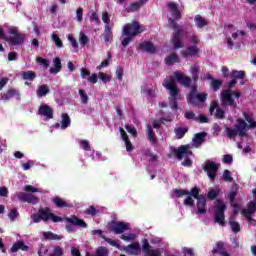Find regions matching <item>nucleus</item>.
<instances>
[{
    "label": "nucleus",
    "mask_w": 256,
    "mask_h": 256,
    "mask_svg": "<svg viewBox=\"0 0 256 256\" xmlns=\"http://www.w3.org/2000/svg\"><path fill=\"white\" fill-rule=\"evenodd\" d=\"M166 65H175V63H179V56L177 53H172L165 57Z\"/></svg>",
    "instance_id": "7c9ffc66"
},
{
    "label": "nucleus",
    "mask_w": 256,
    "mask_h": 256,
    "mask_svg": "<svg viewBox=\"0 0 256 256\" xmlns=\"http://www.w3.org/2000/svg\"><path fill=\"white\" fill-rule=\"evenodd\" d=\"M224 253H225V243L221 241L216 242L212 250V255H223Z\"/></svg>",
    "instance_id": "cd10ccee"
},
{
    "label": "nucleus",
    "mask_w": 256,
    "mask_h": 256,
    "mask_svg": "<svg viewBox=\"0 0 256 256\" xmlns=\"http://www.w3.org/2000/svg\"><path fill=\"white\" fill-rule=\"evenodd\" d=\"M255 212L256 202L250 201L247 205V209L242 210V215H244V217L248 219V221H253V215Z\"/></svg>",
    "instance_id": "f3484780"
},
{
    "label": "nucleus",
    "mask_w": 256,
    "mask_h": 256,
    "mask_svg": "<svg viewBox=\"0 0 256 256\" xmlns=\"http://www.w3.org/2000/svg\"><path fill=\"white\" fill-rule=\"evenodd\" d=\"M243 117H244L245 121H247V123H249L247 129H255L256 121L253 120V117L246 112L243 113Z\"/></svg>",
    "instance_id": "c9c22d12"
},
{
    "label": "nucleus",
    "mask_w": 256,
    "mask_h": 256,
    "mask_svg": "<svg viewBox=\"0 0 256 256\" xmlns=\"http://www.w3.org/2000/svg\"><path fill=\"white\" fill-rule=\"evenodd\" d=\"M205 137H207L206 132H199L194 135L193 143L196 147H199V145H202L205 142Z\"/></svg>",
    "instance_id": "bb28decb"
},
{
    "label": "nucleus",
    "mask_w": 256,
    "mask_h": 256,
    "mask_svg": "<svg viewBox=\"0 0 256 256\" xmlns=\"http://www.w3.org/2000/svg\"><path fill=\"white\" fill-rule=\"evenodd\" d=\"M168 25L171 29H174L172 41L181 40V35H183V29L180 28L177 21L173 20V18L168 19Z\"/></svg>",
    "instance_id": "ddd939ff"
},
{
    "label": "nucleus",
    "mask_w": 256,
    "mask_h": 256,
    "mask_svg": "<svg viewBox=\"0 0 256 256\" xmlns=\"http://www.w3.org/2000/svg\"><path fill=\"white\" fill-rule=\"evenodd\" d=\"M148 141L151 143V145H157V136L155 135V131H153V128L151 126L148 127Z\"/></svg>",
    "instance_id": "e433bc0d"
},
{
    "label": "nucleus",
    "mask_w": 256,
    "mask_h": 256,
    "mask_svg": "<svg viewBox=\"0 0 256 256\" xmlns=\"http://www.w3.org/2000/svg\"><path fill=\"white\" fill-rule=\"evenodd\" d=\"M98 77L101 79L102 83H109V81H111V77L103 72H99Z\"/></svg>",
    "instance_id": "e2e57ef3"
},
{
    "label": "nucleus",
    "mask_w": 256,
    "mask_h": 256,
    "mask_svg": "<svg viewBox=\"0 0 256 256\" xmlns=\"http://www.w3.org/2000/svg\"><path fill=\"white\" fill-rule=\"evenodd\" d=\"M49 93V88L47 85H40L37 89V96L38 97H45Z\"/></svg>",
    "instance_id": "a19ab883"
},
{
    "label": "nucleus",
    "mask_w": 256,
    "mask_h": 256,
    "mask_svg": "<svg viewBox=\"0 0 256 256\" xmlns=\"http://www.w3.org/2000/svg\"><path fill=\"white\" fill-rule=\"evenodd\" d=\"M79 95H80L81 103H83V105H87V103H89V96L87 95V92H85V90L83 89H80Z\"/></svg>",
    "instance_id": "a18cd8bd"
},
{
    "label": "nucleus",
    "mask_w": 256,
    "mask_h": 256,
    "mask_svg": "<svg viewBox=\"0 0 256 256\" xmlns=\"http://www.w3.org/2000/svg\"><path fill=\"white\" fill-rule=\"evenodd\" d=\"M122 251H125L130 255H138L139 253H141V245H139V242H134L132 244H129L128 246L122 247Z\"/></svg>",
    "instance_id": "4be33fe9"
},
{
    "label": "nucleus",
    "mask_w": 256,
    "mask_h": 256,
    "mask_svg": "<svg viewBox=\"0 0 256 256\" xmlns=\"http://www.w3.org/2000/svg\"><path fill=\"white\" fill-rule=\"evenodd\" d=\"M65 255V251L61 248V246H56L54 251L50 256H63Z\"/></svg>",
    "instance_id": "5fc2aeb1"
},
{
    "label": "nucleus",
    "mask_w": 256,
    "mask_h": 256,
    "mask_svg": "<svg viewBox=\"0 0 256 256\" xmlns=\"http://www.w3.org/2000/svg\"><path fill=\"white\" fill-rule=\"evenodd\" d=\"M31 219L33 223H41V221H44V223H47V221H53V223H61V221H63V218L54 215L53 212H51V208L49 207L40 208L38 213L31 216Z\"/></svg>",
    "instance_id": "f257e3e1"
},
{
    "label": "nucleus",
    "mask_w": 256,
    "mask_h": 256,
    "mask_svg": "<svg viewBox=\"0 0 256 256\" xmlns=\"http://www.w3.org/2000/svg\"><path fill=\"white\" fill-rule=\"evenodd\" d=\"M147 1L149 0H139L137 2L130 3L128 5H125L124 9L126 13H135V11H139V9H141V7H143V5L147 3Z\"/></svg>",
    "instance_id": "a211bd4d"
},
{
    "label": "nucleus",
    "mask_w": 256,
    "mask_h": 256,
    "mask_svg": "<svg viewBox=\"0 0 256 256\" xmlns=\"http://www.w3.org/2000/svg\"><path fill=\"white\" fill-rule=\"evenodd\" d=\"M143 31H145V28L137 21L128 23L123 27V35H130L131 37H137V35H141Z\"/></svg>",
    "instance_id": "6e6552de"
},
{
    "label": "nucleus",
    "mask_w": 256,
    "mask_h": 256,
    "mask_svg": "<svg viewBox=\"0 0 256 256\" xmlns=\"http://www.w3.org/2000/svg\"><path fill=\"white\" fill-rule=\"evenodd\" d=\"M66 221L70 224H66L65 229L67 233H75V227H80L81 229H87L88 225L85 220L73 215L66 218Z\"/></svg>",
    "instance_id": "0eeeda50"
},
{
    "label": "nucleus",
    "mask_w": 256,
    "mask_h": 256,
    "mask_svg": "<svg viewBox=\"0 0 256 256\" xmlns=\"http://www.w3.org/2000/svg\"><path fill=\"white\" fill-rule=\"evenodd\" d=\"M191 146L189 145H181L178 148L173 149V154L179 161L183 160V157H187L188 155H193V151L189 150Z\"/></svg>",
    "instance_id": "9b49d317"
},
{
    "label": "nucleus",
    "mask_w": 256,
    "mask_h": 256,
    "mask_svg": "<svg viewBox=\"0 0 256 256\" xmlns=\"http://www.w3.org/2000/svg\"><path fill=\"white\" fill-rule=\"evenodd\" d=\"M223 180L226 181L227 183H233V176H231V171H223Z\"/></svg>",
    "instance_id": "8fccbe9b"
},
{
    "label": "nucleus",
    "mask_w": 256,
    "mask_h": 256,
    "mask_svg": "<svg viewBox=\"0 0 256 256\" xmlns=\"http://www.w3.org/2000/svg\"><path fill=\"white\" fill-rule=\"evenodd\" d=\"M22 79L24 81H33L34 79H37V73L29 70L22 72Z\"/></svg>",
    "instance_id": "72a5a7b5"
},
{
    "label": "nucleus",
    "mask_w": 256,
    "mask_h": 256,
    "mask_svg": "<svg viewBox=\"0 0 256 256\" xmlns=\"http://www.w3.org/2000/svg\"><path fill=\"white\" fill-rule=\"evenodd\" d=\"M36 61L37 63H39V65H42L44 69H47L49 67V60H47L46 58L37 57Z\"/></svg>",
    "instance_id": "864d4df0"
},
{
    "label": "nucleus",
    "mask_w": 256,
    "mask_h": 256,
    "mask_svg": "<svg viewBox=\"0 0 256 256\" xmlns=\"http://www.w3.org/2000/svg\"><path fill=\"white\" fill-rule=\"evenodd\" d=\"M199 51H200L199 47L197 45H193V46H188L181 53L184 59H189L190 57H197V55H199Z\"/></svg>",
    "instance_id": "6ab92c4d"
},
{
    "label": "nucleus",
    "mask_w": 256,
    "mask_h": 256,
    "mask_svg": "<svg viewBox=\"0 0 256 256\" xmlns=\"http://www.w3.org/2000/svg\"><path fill=\"white\" fill-rule=\"evenodd\" d=\"M8 217H9L10 221H15L17 219V217H19V212L17 211V209H12L8 213Z\"/></svg>",
    "instance_id": "bf43d9fd"
},
{
    "label": "nucleus",
    "mask_w": 256,
    "mask_h": 256,
    "mask_svg": "<svg viewBox=\"0 0 256 256\" xmlns=\"http://www.w3.org/2000/svg\"><path fill=\"white\" fill-rule=\"evenodd\" d=\"M184 205L187 207H195V200H193V196L188 195L184 200Z\"/></svg>",
    "instance_id": "6e6d98bb"
},
{
    "label": "nucleus",
    "mask_w": 256,
    "mask_h": 256,
    "mask_svg": "<svg viewBox=\"0 0 256 256\" xmlns=\"http://www.w3.org/2000/svg\"><path fill=\"white\" fill-rule=\"evenodd\" d=\"M38 115L46 119H53V108L47 104H42L38 109Z\"/></svg>",
    "instance_id": "412c9836"
},
{
    "label": "nucleus",
    "mask_w": 256,
    "mask_h": 256,
    "mask_svg": "<svg viewBox=\"0 0 256 256\" xmlns=\"http://www.w3.org/2000/svg\"><path fill=\"white\" fill-rule=\"evenodd\" d=\"M62 129H67L69 125H71V118L69 117V114L63 113L62 114Z\"/></svg>",
    "instance_id": "79ce46f5"
},
{
    "label": "nucleus",
    "mask_w": 256,
    "mask_h": 256,
    "mask_svg": "<svg viewBox=\"0 0 256 256\" xmlns=\"http://www.w3.org/2000/svg\"><path fill=\"white\" fill-rule=\"evenodd\" d=\"M126 37L122 40V47H127L129 45V43H131L133 41V37L131 35H125Z\"/></svg>",
    "instance_id": "0e129e2a"
},
{
    "label": "nucleus",
    "mask_w": 256,
    "mask_h": 256,
    "mask_svg": "<svg viewBox=\"0 0 256 256\" xmlns=\"http://www.w3.org/2000/svg\"><path fill=\"white\" fill-rule=\"evenodd\" d=\"M174 195H176L178 199H181V197H184V195H191V190L189 191L185 189H175Z\"/></svg>",
    "instance_id": "37998d69"
},
{
    "label": "nucleus",
    "mask_w": 256,
    "mask_h": 256,
    "mask_svg": "<svg viewBox=\"0 0 256 256\" xmlns=\"http://www.w3.org/2000/svg\"><path fill=\"white\" fill-rule=\"evenodd\" d=\"M225 211H227V205L223 200L217 199L214 206V221L221 227H225Z\"/></svg>",
    "instance_id": "423d86ee"
},
{
    "label": "nucleus",
    "mask_w": 256,
    "mask_h": 256,
    "mask_svg": "<svg viewBox=\"0 0 256 256\" xmlns=\"http://www.w3.org/2000/svg\"><path fill=\"white\" fill-rule=\"evenodd\" d=\"M79 145L84 149V151H91V144L88 140H80Z\"/></svg>",
    "instance_id": "4d7b16f0"
},
{
    "label": "nucleus",
    "mask_w": 256,
    "mask_h": 256,
    "mask_svg": "<svg viewBox=\"0 0 256 256\" xmlns=\"http://www.w3.org/2000/svg\"><path fill=\"white\" fill-rule=\"evenodd\" d=\"M17 199L22 203H30L32 205H37L39 203V198L33 194H27L25 192H19L16 194Z\"/></svg>",
    "instance_id": "f8f14e48"
},
{
    "label": "nucleus",
    "mask_w": 256,
    "mask_h": 256,
    "mask_svg": "<svg viewBox=\"0 0 256 256\" xmlns=\"http://www.w3.org/2000/svg\"><path fill=\"white\" fill-rule=\"evenodd\" d=\"M236 122L235 129L229 127H226L225 129L228 139H233L237 137V135H239V137H247V127H249V124L242 118H238Z\"/></svg>",
    "instance_id": "20e7f679"
},
{
    "label": "nucleus",
    "mask_w": 256,
    "mask_h": 256,
    "mask_svg": "<svg viewBox=\"0 0 256 256\" xmlns=\"http://www.w3.org/2000/svg\"><path fill=\"white\" fill-rule=\"evenodd\" d=\"M167 121H169V120H167L165 118H160L159 120H154L153 123H152L153 128L154 129H160L161 128V123L165 124Z\"/></svg>",
    "instance_id": "603ef678"
},
{
    "label": "nucleus",
    "mask_w": 256,
    "mask_h": 256,
    "mask_svg": "<svg viewBox=\"0 0 256 256\" xmlns=\"http://www.w3.org/2000/svg\"><path fill=\"white\" fill-rule=\"evenodd\" d=\"M219 167H221L220 164H217L215 162H206L205 166H203V171L207 173L210 181H215L217 179V173L219 171Z\"/></svg>",
    "instance_id": "1a4fd4ad"
},
{
    "label": "nucleus",
    "mask_w": 256,
    "mask_h": 256,
    "mask_svg": "<svg viewBox=\"0 0 256 256\" xmlns=\"http://www.w3.org/2000/svg\"><path fill=\"white\" fill-rule=\"evenodd\" d=\"M233 97L239 99L241 97V92L233 91L231 89L222 90L220 94L222 107H231V109H237V103Z\"/></svg>",
    "instance_id": "7ed1b4c3"
},
{
    "label": "nucleus",
    "mask_w": 256,
    "mask_h": 256,
    "mask_svg": "<svg viewBox=\"0 0 256 256\" xmlns=\"http://www.w3.org/2000/svg\"><path fill=\"white\" fill-rule=\"evenodd\" d=\"M129 229V223L127 222H121V221H112L110 226V231L112 233H115V235H121L122 233H125Z\"/></svg>",
    "instance_id": "9d476101"
},
{
    "label": "nucleus",
    "mask_w": 256,
    "mask_h": 256,
    "mask_svg": "<svg viewBox=\"0 0 256 256\" xmlns=\"http://www.w3.org/2000/svg\"><path fill=\"white\" fill-rule=\"evenodd\" d=\"M61 69H63L61 58L55 57L53 59V67L50 68L49 73H51V75H57V73H61Z\"/></svg>",
    "instance_id": "b1692460"
},
{
    "label": "nucleus",
    "mask_w": 256,
    "mask_h": 256,
    "mask_svg": "<svg viewBox=\"0 0 256 256\" xmlns=\"http://www.w3.org/2000/svg\"><path fill=\"white\" fill-rule=\"evenodd\" d=\"M222 85H223V80H220V79H212L210 83L211 89L215 92L219 91Z\"/></svg>",
    "instance_id": "4c0bfd02"
},
{
    "label": "nucleus",
    "mask_w": 256,
    "mask_h": 256,
    "mask_svg": "<svg viewBox=\"0 0 256 256\" xmlns=\"http://www.w3.org/2000/svg\"><path fill=\"white\" fill-rule=\"evenodd\" d=\"M29 251V246L25 244L23 240H19L13 243L12 247L10 248L11 253H17V251Z\"/></svg>",
    "instance_id": "393cba45"
},
{
    "label": "nucleus",
    "mask_w": 256,
    "mask_h": 256,
    "mask_svg": "<svg viewBox=\"0 0 256 256\" xmlns=\"http://www.w3.org/2000/svg\"><path fill=\"white\" fill-rule=\"evenodd\" d=\"M217 197H219V190L211 189L208 191V199H210V201H215Z\"/></svg>",
    "instance_id": "3c124183"
},
{
    "label": "nucleus",
    "mask_w": 256,
    "mask_h": 256,
    "mask_svg": "<svg viewBox=\"0 0 256 256\" xmlns=\"http://www.w3.org/2000/svg\"><path fill=\"white\" fill-rule=\"evenodd\" d=\"M174 49H183L185 44L181 40H172Z\"/></svg>",
    "instance_id": "338daca9"
},
{
    "label": "nucleus",
    "mask_w": 256,
    "mask_h": 256,
    "mask_svg": "<svg viewBox=\"0 0 256 256\" xmlns=\"http://www.w3.org/2000/svg\"><path fill=\"white\" fill-rule=\"evenodd\" d=\"M167 6L170 8V13L172 15V19L175 21H179L181 19V11H179V7L175 2H169Z\"/></svg>",
    "instance_id": "5701e85b"
},
{
    "label": "nucleus",
    "mask_w": 256,
    "mask_h": 256,
    "mask_svg": "<svg viewBox=\"0 0 256 256\" xmlns=\"http://www.w3.org/2000/svg\"><path fill=\"white\" fill-rule=\"evenodd\" d=\"M194 19H195V25L198 27V29H203V27H207L208 25L207 20H205L203 16L198 14L195 16Z\"/></svg>",
    "instance_id": "473e14b6"
},
{
    "label": "nucleus",
    "mask_w": 256,
    "mask_h": 256,
    "mask_svg": "<svg viewBox=\"0 0 256 256\" xmlns=\"http://www.w3.org/2000/svg\"><path fill=\"white\" fill-rule=\"evenodd\" d=\"M229 225H230L233 233H239V231H241V225H239V222L230 220Z\"/></svg>",
    "instance_id": "de8ad7c7"
},
{
    "label": "nucleus",
    "mask_w": 256,
    "mask_h": 256,
    "mask_svg": "<svg viewBox=\"0 0 256 256\" xmlns=\"http://www.w3.org/2000/svg\"><path fill=\"white\" fill-rule=\"evenodd\" d=\"M201 190L197 186L191 189V197L196 199L197 215H205L207 213V198L203 194H199Z\"/></svg>",
    "instance_id": "39448f33"
},
{
    "label": "nucleus",
    "mask_w": 256,
    "mask_h": 256,
    "mask_svg": "<svg viewBox=\"0 0 256 256\" xmlns=\"http://www.w3.org/2000/svg\"><path fill=\"white\" fill-rule=\"evenodd\" d=\"M44 237L48 241H61V239H63V237H61L60 235H57L53 232H45Z\"/></svg>",
    "instance_id": "ea45409f"
},
{
    "label": "nucleus",
    "mask_w": 256,
    "mask_h": 256,
    "mask_svg": "<svg viewBox=\"0 0 256 256\" xmlns=\"http://www.w3.org/2000/svg\"><path fill=\"white\" fill-rule=\"evenodd\" d=\"M53 203L55 204L56 207H58V209H63L65 207H69V204H67V202H65V200H63V198L56 196L53 199Z\"/></svg>",
    "instance_id": "f704fd0d"
},
{
    "label": "nucleus",
    "mask_w": 256,
    "mask_h": 256,
    "mask_svg": "<svg viewBox=\"0 0 256 256\" xmlns=\"http://www.w3.org/2000/svg\"><path fill=\"white\" fill-rule=\"evenodd\" d=\"M192 81L197 83L199 81V66H194L191 68Z\"/></svg>",
    "instance_id": "c03bdc74"
},
{
    "label": "nucleus",
    "mask_w": 256,
    "mask_h": 256,
    "mask_svg": "<svg viewBox=\"0 0 256 256\" xmlns=\"http://www.w3.org/2000/svg\"><path fill=\"white\" fill-rule=\"evenodd\" d=\"M138 50L142 53H149L150 55H155L157 53V47L151 41H145L138 45Z\"/></svg>",
    "instance_id": "4468645a"
},
{
    "label": "nucleus",
    "mask_w": 256,
    "mask_h": 256,
    "mask_svg": "<svg viewBox=\"0 0 256 256\" xmlns=\"http://www.w3.org/2000/svg\"><path fill=\"white\" fill-rule=\"evenodd\" d=\"M163 87L170 91V97H169V105L172 109L177 111L179 109L177 101L179 100V88L177 87V84L175 83V80L173 78L165 79L162 83Z\"/></svg>",
    "instance_id": "f03ea898"
},
{
    "label": "nucleus",
    "mask_w": 256,
    "mask_h": 256,
    "mask_svg": "<svg viewBox=\"0 0 256 256\" xmlns=\"http://www.w3.org/2000/svg\"><path fill=\"white\" fill-rule=\"evenodd\" d=\"M52 41H54V43H55L56 47H58V49L63 48V40H61V38H59V35L53 33Z\"/></svg>",
    "instance_id": "49530a36"
},
{
    "label": "nucleus",
    "mask_w": 256,
    "mask_h": 256,
    "mask_svg": "<svg viewBox=\"0 0 256 256\" xmlns=\"http://www.w3.org/2000/svg\"><path fill=\"white\" fill-rule=\"evenodd\" d=\"M11 36L10 37V44L11 45H23V42L25 41V34H19L17 29L12 28L10 30Z\"/></svg>",
    "instance_id": "2eb2a0df"
},
{
    "label": "nucleus",
    "mask_w": 256,
    "mask_h": 256,
    "mask_svg": "<svg viewBox=\"0 0 256 256\" xmlns=\"http://www.w3.org/2000/svg\"><path fill=\"white\" fill-rule=\"evenodd\" d=\"M214 116L216 119H223L225 117V110L221 108H217Z\"/></svg>",
    "instance_id": "69168bd1"
},
{
    "label": "nucleus",
    "mask_w": 256,
    "mask_h": 256,
    "mask_svg": "<svg viewBox=\"0 0 256 256\" xmlns=\"http://www.w3.org/2000/svg\"><path fill=\"white\" fill-rule=\"evenodd\" d=\"M113 39V31H111V26L106 25L104 30V41L105 43H109Z\"/></svg>",
    "instance_id": "58836bf2"
},
{
    "label": "nucleus",
    "mask_w": 256,
    "mask_h": 256,
    "mask_svg": "<svg viewBox=\"0 0 256 256\" xmlns=\"http://www.w3.org/2000/svg\"><path fill=\"white\" fill-rule=\"evenodd\" d=\"M194 100H191V98H187V101L190 105H197V103H205L207 101V93H200L195 94L193 96Z\"/></svg>",
    "instance_id": "a878e982"
},
{
    "label": "nucleus",
    "mask_w": 256,
    "mask_h": 256,
    "mask_svg": "<svg viewBox=\"0 0 256 256\" xmlns=\"http://www.w3.org/2000/svg\"><path fill=\"white\" fill-rule=\"evenodd\" d=\"M189 132V128L187 127H177L174 129V133L177 139H183L185 134Z\"/></svg>",
    "instance_id": "2f4dec72"
},
{
    "label": "nucleus",
    "mask_w": 256,
    "mask_h": 256,
    "mask_svg": "<svg viewBox=\"0 0 256 256\" xmlns=\"http://www.w3.org/2000/svg\"><path fill=\"white\" fill-rule=\"evenodd\" d=\"M182 252L184 253L185 256H195V252L193 251L192 248L184 247Z\"/></svg>",
    "instance_id": "774afa93"
},
{
    "label": "nucleus",
    "mask_w": 256,
    "mask_h": 256,
    "mask_svg": "<svg viewBox=\"0 0 256 256\" xmlns=\"http://www.w3.org/2000/svg\"><path fill=\"white\" fill-rule=\"evenodd\" d=\"M235 197H237V192L231 191L229 193L230 205L234 209V214L237 215V213H239V204L235 202Z\"/></svg>",
    "instance_id": "c85d7f7f"
},
{
    "label": "nucleus",
    "mask_w": 256,
    "mask_h": 256,
    "mask_svg": "<svg viewBox=\"0 0 256 256\" xmlns=\"http://www.w3.org/2000/svg\"><path fill=\"white\" fill-rule=\"evenodd\" d=\"M174 76L178 83H180V85H183V87H191V77L186 76L179 71L174 72Z\"/></svg>",
    "instance_id": "aec40b11"
},
{
    "label": "nucleus",
    "mask_w": 256,
    "mask_h": 256,
    "mask_svg": "<svg viewBox=\"0 0 256 256\" xmlns=\"http://www.w3.org/2000/svg\"><path fill=\"white\" fill-rule=\"evenodd\" d=\"M220 107H219V103L217 102V101H212L211 103H210V107H209V113H210V115H213V113H215V109L217 110V109H219Z\"/></svg>",
    "instance_id": "13d9d810"
},
{
    "label": "nucleus",
    "mask_w": 256,
    "mask_h": 256,
    "mask_svg": "<svg viewBox=\"0 0 256 256\" xmlns=\"http://www.w3.org/2000/svg\"><path fill=\"white\" fill-rule=\"evenodd\" d=\"M230 78L234 79V81H237V79H240L241 81H243V79H245V71L232 70L230 73Z\"/></svg>",
    "instance_id": "c756f323"
},
{
    "label": "nucleus",
    "mask_w": 256,
    "mask_h": 256,
    "mask_svg": "<svg viewBox=\"0 0 256 256\" xmlns=\"http://www.w3.org/2000/svg\"><path fill=\"white\" fill-rule=\"evenodd\" d=\"M19 99V90L10 87L5 92L0 94L1 101H10V99Z\"/></svg>",
    "instance_id": "dca6fc26"
},
{
    "label": "nucleus",
    "mask_w": 256,
    "mask_h": 256,
    "mask_svg": "<svg viewBox=\"0 0 256 256\" xmlns=\"http://www.w3.org/2000/svg\"><path fill=\"white\" fill-rule=\"evenodd\" d=\"M125 129L128 133H130L133 137H137V129H135L133 126L126 124Z\"/></svg>",
    "instance_id": "680f3d73"
},
{
    "label": "nucleus",
    "mask_w": 256,
    "mask_h": 256,
    "mask_svg": "<svg viewBox=\"0 0 256 256\" xmlns=\"http://www.w3.org/2000/svg\"><path fill=\"white\" fill-rule=\"evenodd\" d=\"M104 241L106 243H109V245H111V247H116V249H119L120 251H123V247H121V245H119V243H117V241L111 239V238H104Z\"/></svg>",
    "instance_id": "09e8293b"
},
{
    "label": "nucleus",
    "mask_w": 256,
    "mask_h": 256,
    "mask_svg": "<svg viewBox=\"0 0 256 256\" xmlns=\"http://www.w3.org/2000/svg\"><path fill=\"white\" fill-rule=\"evenodd\" d=\"M84 213H85L86 215H91L92 217H95V215H97L98 211H97L96 208H94V206H90V207H88V208L84 211Z\"/></svg>",
    "instance_id": "052dcab7"
}]
</instances>
